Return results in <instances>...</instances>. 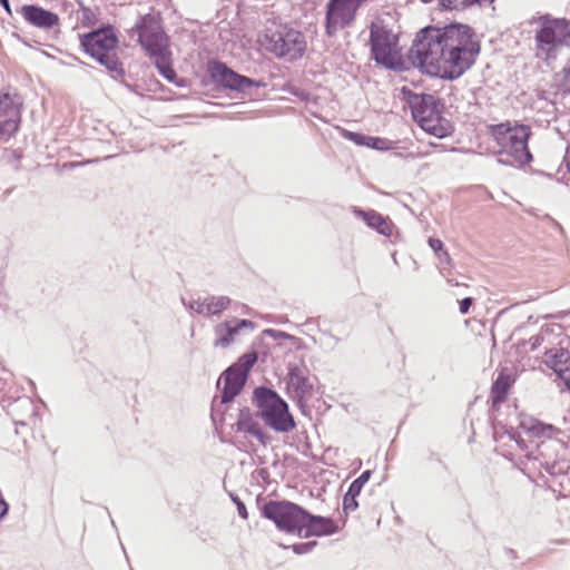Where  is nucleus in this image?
<instances>
[{
  "label": "nucleus",
  "mask_w": 570,
  "mask_h": 570,
  "mask_svg": "<svg viewBox=\"0 0 570 570\" xmlns=\"http://www.w3.org/2000/svg\"><path fill=\"white\" fill-rule=\"evenodd\" d=\"M372 149L384 150L387 148V140L379 137L368 136L367 145Z\"/></svg>",
  "instance_id": "obj_30"
},
{
  "label": "nucleus",
  "mask_w": 570,
  "mask_h": 570,
  "mask_svg": "<svg viewBox=\"0 0 570 570\" xmlns=\"http://www.w3.org/2000/svg\"><path fill=\"white\" fill-rule=\"evenodd\" d=\"M0 4L3 7L6 12L11 16V7L9 0H0Z\"/></svg>",
  "instance_id": "obj_37"
},
{
  "label": "nucleus",
  "mask_w": 570,
  "mask_h": 570,
  "mask_svg": "<svg viewBox=\"0 0 570 570\" xmlns=\"http://www.w3.org/2000/svg\"><path fill=\"white\" fill-rule=\"evenodd\" d=\"M358 494L347 490L343 498V510L345 511V513L353 512L358 508V502L356 500Z\"/></svg>",
  "instance_id": "obj_26"
},
{
  "label": "nucleus",
  "mask_w": 570,
  "mask_h": 570,
  "mask_svg": "<svg viewBox=\"0 0 570 570\" xmlns=\"http://www.w3.org/2000/svg\"><path fill=\"white\" fill-rule=\"evenodd\" d=\"M258 360L256 351L243 354L237 362L225 370L220 376L224 380L220 403L232 402L245 386L248 374Z\"/></svg>",
  "instance_id": "obj_12"
},
{
  "label": "nucleus",
  "mask_w": 570,
  "mask_h": 570,
  "mask_svg": "<svg viewBox=\"0 0 570 570\" xmlns=\"http://www.w3.org/2000/svg\"><path fill=\"white\" fill-rule=\"evenodd\" d=\"M368 46L371 58L389 70H401L402 59L399 48V35L384 19L376 18L368 26Z\"/></svg>",
  "instance_id": "obj_7"
},
{
  "label": "nucleus",
  "mask_w": 570,
  "mask_h": 570,
  "mask_svg": "<svg viewBox=\"0 0 570 570\" xmlns=\"http://www.w3.org/2000/svg\"><path fill=\"white\" fill-rule=\"evenodd\" d=\"M368 0H328L325 13V32L328 37L353 24L358 9Z\"/></svg>",
  "instance_id": "obj_13"
},
{
  "label": "nucleus",
  "mask_w": 570,
  "mask_h": 570,
  "mask_svg": "<svg viewBox=\"0 0 570 570\" xmlns=\"http://www.w3.org/2000/svg\"><path fill=\"white\" fill-rule=\"evenodd\" d=\"M325 334H326V335L332 340V342H333L334 344H337V343L340 342V338H338V337H336V336H334V335H332V334H330V333H325Z\"/></svg>",
  "instance_id": "obj_38"
},
{
  "label": "nucleus",
  "mask_w": 570,
  "mask_h": 570,
  "mask_svg": "<svg viewBox=\"0 0 570 570\" xmlns=\"http://www.w3.org/2000/svg\"><path fill=\"white\" fill-rule=\"evenodd\" d=\"M242 330L254 331L255 323L249 320H238L236 317L218 323L214 327L215 340L213 345L222 348L230 346Z\"/></svg>",
  "instance_id": "obj_17"
},
{
  "label": "nucleus",
  "mask_w": 570,
  "mask_h": 570,
  "mask_svg": "<svg viewBox=\"0 0 570 570\" xmlns=\"http://www.w3.org/2000/svg\"><path fill=\"white\" fill-rule=\"evenodd\" d=\"M316 546H317V541H308V542L295 543V544L291 546L289 548L296 554H306V553H309Z\"/></svg>",
  "instance_id": "obj_29"
},
{
  "label": "nucleus",
  "mask_w": 570,
  "mask_h": 570,
  "mask_svg": "<svg viewBox=\"0 0 570 570\" xmlns=\"http://www.w3.org/2000/svg\"><path fill=\"white\" fill-rule=\"evenodd\" d=\"M253 404L257 409V417L275 432L288 433L295 429L296 423L289 406L276 391L266 386L256 387L253 392Z\"/></svg>",
  "instance_id": "obj_6"
},
{
  "label": "nucleus",
  "mask_w": 570,
  "mask_h": 570,
  "mask_svg": "<svg viewBox=\"0 0 570 570\" xmlns=\"http://www.w3.org/2000/svg\"><path fill=\"white\" fill-rule=\"evenodd\" d=\"M134 31L137 33L139 43L147 51L160 75L169 81L173 80L176 77V72L169 61L168 37L159 21L154 16L146 14L139 18Z\"/></svg>",
  "instance_id": "obj_5"
},
{
  "label": "nucleus",
  "mask_w": 570,
  "mask_h": 570,
  "mask_svg": "<svg viewBox=\"0 0 570 570\" xmlns=\"http://www.w3.org/2000/svg\"><path fill=\"white\" fill-rule=\"evenodd\" d=\"M410 106L413 118L424 131L438 138H443L451 134V125L442 117L438 99L433 95H414L410 100Z\"/></svg>",
  "instance_id": "obj_9"
},
{
  "label": "nucleus",
  "mask_w": 570,
  "mask_h": 570,
  "mask_svg": "<svg viewBox=\"0 0 570 570\" xmlns=\"http://www.w3.org/2000/svg\"><path fill=\"white\" fill-rule=\"evenodd\" d=\"M9 511V505L6 501H0V520H2Z\"/></svg>",
  "instance_id": "obj_36"
},
{
  "label": "nucleus",
  "mask_w": 570,
  "mask_h": 570,
  "mask_svg": "<svg viewBox=\"0 0 570 570\" xmlns=\"http://www.w3.org/2000/svg\"><path fill=\"white\" fill-rule=\"evenodd\" d=\"M21 105L17 96L9 92L0 95V140H8L18 130Z\"/></svg>",
  "instance_id": "obj_15"
},
{
  "label": "nucleus",
  "mask_w": 570,
  "mask_h": 570,
  "mask_svg": "<svg viewBox=\"0 0 570 570\" xmlns=\"http://www.w3.org/2000/svg\"><path fill=\"white\" fill-rule=\"evenodd\" d=\"M518 429L523 431L529 438H547L535 442L534 451L528 452V460L538 461L540 466L544 468L549 473H556L557 464L559 460L563 459L566 453L564 443L553 438V434L559 432V430L551 424H544L530 416L521 417Z\"/></svg>",
  "instance_id": "obj_2"
},
{
  "label": "nucleus",
  "mask_w": 570,
  "mask_h": 570,
  "mask_svg": "<svg viewBox=\"0 0 570 570\" xmlns=\"http://www.w3.org/2000/svg\"><path fill=\"white\" fill-rule=\"evenodd\" d=\"M262 515L273 521L279 531L298 537L303 530L304 519L307 517L304 508L287 500L266 502L262 508Z\"/></svg>",
  "instance_id": "obj_10"
},
{
  "label": "nucleus",
  "mask_w": 570,
  "mask_h": 570,
  "mask_svg": "<svg viewBox=\"0 0 570 570\" xmlns=\"http://www.w3.org/2000/svg\"><path fill=\"white\" fill-rule=\"evenodd\" d=\"M302 538L332 535L338 531L336 523L331 518L314 515L306 510Z\"/></svg>",
  "instance_id": "obj_19"
},
{
  "label": "nucleus",
  "mask_w": 570,
  "mask_h": 570,
  "mask_svg": "<svg viewBox=\"0 0 570 570\" xmlns=\"http://www.w3.org/2000/svg\"><path fill=\"white\" fill-rule=\"evenodd\" d=\"M307 373L308 370L305 366L291 365L288 367L287 387L296 399L305 397L313 390Z\"/></svg>",
  "instance_id": "obj_22"
},
{
  "label": "nucleus",
  "mask_w": 570,
  "mask_h": 570,
  "mask_svg": "<svg viewBox=\"0 0 570 570\" xmlns=\"http://www.w3.org/2000/svg\"><path fill=\"white\" fill-rule=\"evenodd\" d=\"M473 304V298L472 297H465L463 299H461L459 302V309H460V313L465 315L470 312V308Z\"/></svg>",
  "instance_id": "obj_33"
},
{
  "label": "nucleus",
  "mask_w": 570,
  "mask_h": 570,
  "mask_svg": "<svg viewBox=\"0 0 570 570\" xmlns=\"http://www.w3.org/2000/svg\"><path fill=\"white\" fill-rule=\"evenodd\" d=\"M183 303L197 314L204 316H218L229 306L232 299L228 296H208L204 301H200V298L193 299L188 304L183 299Z\"/></svg>",
  "instance_id": "obj_20"
},
{
  "label": "nucleus",
  "mask_w": 570,
  "mask_h": 570,
  "mask_svg": "<svg viewBox=\"0 0 570 570\" xmlns=\"http://www.w3.org/2000/svg\"><path fill=\"white\" fill-rule=\"evenodd\" d=\"M208 73L216 85L237 92L246 94L254 87H265L264 81L239 75L217 60L208 62Z\"/></svg>",
  "instance_id": "obj_14"
},
{
  "label": "nucleus",
  "mask_w": 570,
  "mask_h": 570,
  "mask_svg": "<svg viewBox=\"0 0 570 570\" xmlns=\"http://www.w3.org/2000/svg\"><path fill=\"white\" fill-rule=\"evenodd\" d=\"M19 13L29 26L42 31H50L60 26V18L57 13L37 4H24L20 8Z\"/></svg>",
  "instance_id": "obj_16"
},
{
  "label": "nucleus",
  "mask_w": 570,
  "mask_h": 570,
  "mask_svg": "<svg viewBox=\"0 0 570 570\" xmlns=\"http://www.w3.org/2000/svg\"><path fill=\"white\" fill-rule=\"evenodd\" d=\"M371 470L362 472V474L350 484L348 491L360 494L365 483H367L368 480L371 479Z\"/></svg>",
  "instance_id": "obj_25"
},
{
  "label": "nucleus",
  "mask_w": 570,
  "mask_h": 570,
  "mask_svg": "<svg viewBox=\"0 0 570 570\" xmlns=\"http://www.w3.org/2000/svg\"><path fill=\"white\" fill-rule=\"evenodd\" d=\"M479 52L480 43L469 26H428L416 33L409 59L426 75L455 80L474 65Z\"/></svg>",
  "instance_id": "obj_1"
},
{
  "label": "nucleus",
  "mask_w": 570,
  "mask_h": 570,
  "mask_svg": "<svg viewBox=\"0 0 570 570\" xmlns=\"http://www.w3.org/2000/svg\"><path fill=\"white\" fill-rule=\"evenodd\" d=\"M236 430L238 432H245L256 438L263 445L266 444L268 436L259 426V424L253 420L250 410L244 407L239 410L238 419L236 422Z\"/></svg>",
  "instance_id": "obj_24"
},
{
  "label": "nucleus",
  "mask_w": 570,
  "mask_h": 570,
  "mask_svg": "<svg viewBox=\"0 0 570 570\" xmlns=\"http://www.w3.org/2000/svg\"><path fill=\"white\" fill-rule=\"evenodd\" d=\"M490 134L500 147L499 163L503 165H525L532 161L528 147L531 129L518 122H501L489 127Z\"/></svg>",
  "instance_id": "obj_4"
},
{
  "label": "nucleus",
  "mask_w": 570,
  "mask_h": 570,
  "mask_svg": "<svg viewBox=\"0 0 570 570\" xmlns=\"http://www.w3.org/2000/svg\"><path fill=\"white\" fill-rule=\"evenodd\" d=\"M264 334L274 338V340H288V338H292V335L285 333V332H282V331H278V330H273V328H268V330H265L264 331Z\"/></svg>",
  "instance_id": "obj_32"
},
{
  "label": "nucleus",
  "mask_w": 570,
  "mask_h": 570,
  "mask_svg": "<svg viewBox=\"0 0 570 570\" xmlns=\"http://www.w3.org/2000/svg\"><path fill=\"white\" fill-rule=\"evenodd\" d=\"M544 363L552 368L570 391V352L568 350H549L544 354Z\"/></svg>",
  "instance_id": "obj_21"
},
{
  "label": "nucleus",
  "mask_w": 570,
  "mask_h": 570,
  "mask_svg": "<svg viewBox=\"0 0 570 570\" xmlns=\"http://www.w3.org/2000/svg\"><path fill=\"white\" fill-rule=\"evenodd\" d=\"M535 26L534 56L546 62L556 60L563 47L570 46V21L542 14L531 20Z\"/></svg>",
  "instance_id": "obj_3"
},
{
  "label": "nucleus",
  "mask_w": 570,
  "mask_h": 570,
  "mask_svg": "<svg viewBox=\"0 0 570 570\" xmlns=\"http://www.w3.org/2000/svg\"><path fill=\"white\" fill-rule=\"evenodd\" d=\"M542 341H543V337L540 335H535V336L531 337L530 338L531 348L535 350L539 345H541Z\"/></svg>",
  "instance_id": "obj_35"
},
{
  "label": "nucleus",
  "mask_w": 570,
  "mask_h": 570,
  "mask_svg": "<svg viewBox=\"0 0 570 570\" xmlns=\"http://www.w3.org/2000/svg\"><path fill=\"white\" fill-rule=\"evenodd\" d=\"M429 245L438 254L441 262H448L450 259L448 252L443 249L442 240L430 237Z\"/></svg>",
  "instance_id": "obj_27"
},
{
  "label": "nucleus",
  "mask_w": 570,
  "mask_h": 570,
  "mask_svg": "<svg viewBox=\"0 0 570 570\" xmlns=\"http://www.w3.org/2000/svg\"><path fill=\"white\" fill-rule=\"evenodd\" d=\"M117 43L118 39L110 26L90 31L80 37V45L86 53L105 66L116 77H122L125 70L116 55Z\"/></svg>",
  "instance_id": "obj_8"
},
{
  "label": "nucleus",
  "mask_w": 570,
  "mask_h": 570,
  "mask_svg": "<svg viewBox=\"0 0 570 570\" xmlns=\"http://www.w3.org/2000/svg\"><path fill=\"white\" fill-rule=\"evenodd\" d=\"M353 213L355 216L361 217L368 227L375 229L377 233L384 236L392 235V223L389 218L384 217L380 213L373 209L364 210L358 207H354Z\"/></svg>",
  "instance_id": "obj_23"
},
{
  "label": "nucleus",
  "mask_w": 570,
  "mask_h": 570,
  "mask_svg": "<svg viewBox=\"0 0 570 570\" xmlns=\"http://www.w3.org/2000/svg\"><path fill=\"white\" fill-rule=\"evenodd\" d=\"M230 499L237 507L238 515L242 519L246 520L248 518V513H247V509H246V505L244 504V502L237 495H235L233 493H230Z\"/></svg>",
  "instance_id": "obj_31"
},
{
  "label": "nucleus",
  "mask_w": 570,
  "mask_h": 570,
  "mask_svg": "<svg viewBox=\"0 0 570 570\" xmlns=\"http://www.w3.org/2000/svg\"><path fill=\"white\" fill-rule=\"evenodd\" d=\"M493 428V438L497 442H501L503 444H508L509 442H514L517 448L524 452L525 458L528 459V452L534 451V440L524 439L521 435L520 431H515L513 426H508L502 424L500 421H494L492 424Z\"/></svg>",
  "instance_id": "obj_18"
},
{
  "label": "nucleus",
  "mask_w": 570,
  "mask_h": 570,
  "mask_svg": "<svg viewBox=\"0 0 570 570\" xmlns=\"http://www.w3.org/2000/svg\"><path fill=\"white\" fill-rule=\"evenodd\" d=\"M343 136L346 139H348L350 141H353L354 144H356L357 146H366L367 145L368 136H366V135L350 131V130H344Z\"/></svg>",
  "instance_id": "obj_28"
},
{
  "label": "nucleus",
  "mask_w": 570,
  "mask_h": 570,
  "mask_svg": "<svg viewBox=\"0 0 570 570\" xmlns=\"http://www.w3.org/2000/svg\"><path fill=\"white\" fill-rule=\"evenodd\" d=\"M493 392H500L502 395H498L494 397V402L500 401L502 397H504L508 386L505 384H501L500 380H497L493 384Z\"/></svg>",
  "instance_id": "obj_34"
},
{
  "label": "nucleus",
  "mask_w": 570,
  "mask_h": 570,
  "mask_svg": "<svg viewBox=\"0 0 570 570\" xmlns=\"http://www.w3.org/2000/svg\"><path fill=\"white\" fill-rule=\"evenodd\" d=\"M266 49L278 58L293 61L301 58L306 49L304 35L295 29L282 26L265 36Z\"/></svg>",
  "instance_id": "obj_11"
}]
</instances>
